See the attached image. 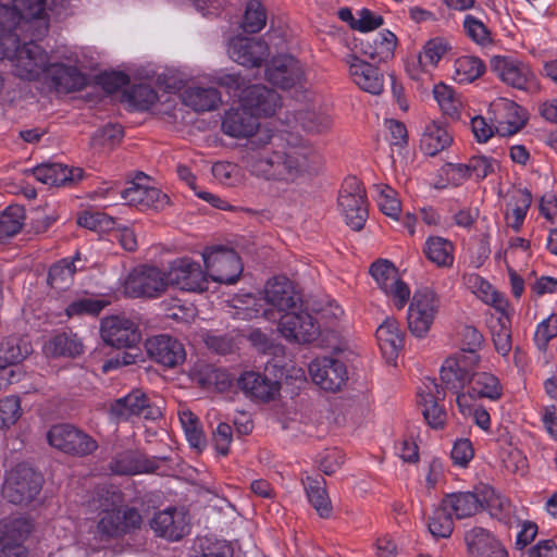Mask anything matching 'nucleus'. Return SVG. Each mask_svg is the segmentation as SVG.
<instances>
[{
  "label": "nucleus",
  "mask_w": 557,
  "mask_h": 557,
  "mask_svg": "<svg viewBox=\"0 0 557 557\" xmlns=\"http://www.w3.org/2000/svg\"><path fill=\"white\" fill-rule=\"evenodd\" d=\"M251 147L256 150L248 159L251 173L284 185L297 183L320 159L306 143L284 139L271 132H260L251 141Z\"/></svg>",
  "instance_id": "nucleus-1"
},
{
  "label": "nucleus",
  "mask_w": 557,
  "mask_h": 557,
  "mask_svg": "<svg viewBox=\"0 0 557 557\" xmlns=\"http://www.w3.org/2000/svg\"><path fill=\"white\" fill-rule=\"evenodd\" d=\"M42 483L40 473L27 463H18L7 472L1 494L11 504H28L40 493Z\"/></svg>",
  "instance_id": "nucleus-2"
},
{
  "label": "nucleus",
  "mask_w": 557,
  "mask_h": 557,
  "mask_svg": "<svg viewBox=\"0 0 557 557\" xmlns=\"http://www.w3.org/2000/svg\"><path fill=\"white\" fill-rule=\"evenodd\" d=\"M97 517L96 527L91 531L96 541L95 544H90L94 552L99 550L103 543L138 529L141 524V516L135 508L122 510L119 507Z\"/></svg>",
  "instance_id": "nucleus-3"
},
{
  "label": "nucleus",
  "mask_w": 557,
  "mask_h": 557,
  "mask_svg": "<svg viewBox=\"0 0 557 557\" xmlns=\"http://www.w3.org/2000/svg\"><path fill=\"white\" fill-rule=\"evenodd\" d=\"M47 441L52 447L74 457H87L99 447L94 437L67 423L51 426L47 432Z\"/></svg>",
  "instance_id": "nucleus-4"
},
{
  "label": "nucleus",
  "mask_w": 557,
  "mask_h": 557,
  "mask_svg": "<svg viewBox=\"0 0 557 557\" xmlns=\"http://www.w3.org/2000/svg\"><path fill=\"white\" fill-rule=\"evenodd\" d=\"M1 59H9L12 62L14 74L26 81H35L45 74L47 65H49V57L47 52L33 40L20 46L9 54Z\"/></svg>",
  "instance_id": "nucleus-5"
},
{
  "label": "nucleus",
  "mask_w": 557,
  "mask_h": 557,
  "mask_svg": "<svg viewBox=\"0 0 557 557\" xmlns=\"http://www.w3.org/2000/svg\"><path fill=\"white\" fill-rule=\"evenodd\" d=\"M338 207L351 230L363 228L368 218L366 191L356 177L345 180L338 196Z\"/></svg>",
  "instance_id": "nucleus-6"
},
{
  "label": "nucleus",
  "mask_w": 557,
  "mask_h": 557,
  "mask_svg": "<svg viewBox=\"0 0 557 557\" xmlns=\"http://www.w3.org/2000/svg\"><path fill=\"white\" fill-rule=\"evenodd\" d=\"M440 309V300L436 294L423 288L414 292L408 309V327L417 337L428 334Z\"/></svg>",
  "instance_id": "nucleus-7"
},
{
  "label": "nucleus",
  "mask_w": 557,
  "mask_h": 557,
  "mask_svg": "<svg viewBox=\"0 0 557 557\" xmlns=\"http://www.w3.org/2000/svg\"><path fill=\"white\" fill-rule=\"evenodd\" d=\"M102 341L115 348L133 349L141 341V332L136 321L123 314L109 315L100 322Z\"/></svg>",
  "instance_id": "nucleus-8"
},
{
  "label": "nucleus",
  "mask_w": 557,
  "mask_h": 557,
  "mask_svg": "<svg viewBox=\"0 0 557 557\" xmlns=\"http://www.w3.org/2000/svg\"><path fill=\"white\" fill-rule=\"evenodd\" d=\"M203 259L209 276L214 282L234 284L243 272L240 258L233 249L215 247L205 252Z\"/></svg>",
  "instance_id": "nucleus-9"
},
{
  "label": "nucleus",
  "mask_w": 557,
  "mask_h": 557,
  "mask_svg": "<svg viewBox=\"0 0 557 557\" xmlns=\"http://www.w3.org/2000/svg\"><path fill=\"white\" fill-rule=\"evenodd\" d=\"M278 331L289 343L309 344L320 335V325L311 313L300 308L281 318Z\"/></svg>",
  "instance_id": "nucleus-10"
},
{
  "label": "nucleus",
  "mask_w": 557,
  "mask_h": 557,
  "mask_svg": "<svg viewBox=\"0 0 557 557\" xmlns=\"http://www.w3.org/2000/svg\"><path fill=\"white\" fill-rule=\"evenodd\" d=\"M377 286L393 298L395 306L401 309L410 297V288L399 278L396 267L386 259H379L369 269Z\"/></svg>",
  "instance_id": "nucleus-11"
},
{
  "label": "nucleus",
  "mask_w": 557,
  "mask_h": 557,
  "mask_svg": "<svg viewBox=\"0 0 557 557\" xmlns=\"http://www.w3.org/2000/svg\"><path fill=\"white\" fill-rule=\"evenodd\" d=\"M168 285V272L146 265L129 274L125 289L133 297L157 298L165 292Z\"/></svg>",
  "instance_id": "nucleus-12"
},
{
  "label": "nucleus",
  "mask_w": 557,
  "mask_h": 557,
  "mask_svg": "<svg viewBox=\"0 0 557 557\" xmlns=\"http://www.w3.org/2000/svg\"><path fill=\"white\" fill-rule=\"evenodd\" d=\"M169 285L185 292L202 293L208 288V278L200 264L188 258L171 262L168 271Z\"/></svg>",
  "instance_id": "nucleus-13"
},
{
  "label": "nucleus",
  "mask_w": 557,
  "mask_h": 557,
  "mask_svg": "<svg viewBox=\"0 0 557 557\" xmlns=\"http://www.w3.org/2000/svg\"><path fill=\"white\" fill-rule=\"evenodd\" d=\"M111 413L119 420L127 421L133 417L157 420L162 416L158 406L139 389L132 391L124 397L115 399L111 405Z\"/></svg>",
  "instance_id": "nucleus-14"
},
{
  "label": "nucleus",
  "mask_w": 557,
  "mask_h": 557,
  "mask_svg": "<svg viewBox=\"0 0 557 557\" xmlns=\"http://www.w3.org/2000/svg\"><path fill=\"white\" fill-rule=\"evenodd\" d=\"M309 373L317 385L329 392L339 391L348 380L345 363L331 357L314 359L309 364Z\"/></svg>",
  "instance_id": "nucleus-15"
},
{
  "label": "nucleus",
  "mask_w": 557,
  "mask_h": 557,
  "mask_svg": "<svg viewBox=\"0 0 557 557\" xmlns=\"http://www.w3.org/2000/svg\"><path fill=\"white\" fill-rule=\"evenodd\" d=\"M478 359L472 355L465 359L458 355L447 358L441 368L443 389L457 393L470 385L473 371L478 368Z\"/></svg>",
  "instance_id": "nucleus-16"
},
{
  "label": "nucleus",
  "mask_w": 557,
  "mask_h": 557,
  "mask_svg": "<svg viewBox=\"0 0 557 557\" xmlns=\"http://www.w3.org/2000/svg\"><path fill=\"white\" fill-rule=\"evenodd\" d=\"M264 299L270 306L285 313L300 309L302 306L301 294L296 289L295 284L285 276H276L267 282Z\"/></svg>",
  "instance_id": "nucleus-17"
},
{
  "label": "nucleus",
  "mask_w": 557,
  "mask_h": 557,
  "mask_svg": "<svg viewBox=\"0 0 557 557\" xmlns=\"http://www.w3.org/2000/svg\"><path fill=\"white\" fill-rule=\"evenodd\" d=\"M145 348L151 360L165 368H175L186 359L183 344L170 335L161 334L146 339Z\"/></svg>",
  "instance_id": "nucleus-18"
},
{
  "label": "nucleus",
  "mask_w": 557,
  "mask_h": 557,
  "mask_svg": "<svg viewBox=\"0 0 557 557\" xmlns=\"http://www.w3.org/2000/svg\"><path fill=\"white\" fill-rule=\"evenodd\" d=\"M240 103L257 119L272 116L281 108V96L264 85H251L243 89L239 95Z\"/></svg>",
  "instance_id": "nucleus-19"
},
{
  "label": "nucleus",
  "mask_w": 557,
  "mask_h": 557,
  "mask_svg": "<svg viewBox=\"0 0 557 557\" xmlns=\"http://www.w3.org/2000/svg\"><path fill=\"white\" fill-rule=\"evenodd\" d=\"M230 58L246 67H259L270 54L269 46L261 39L235 37L228 42Z\"/></svg>",
  "instance_id": "nucleus-20"
},
{
  "label": "nucleus",
  "mask_w": 557,
  "mask_h": 557,
  "mask_svg": "<svg viewBox=\"0 0 557 557\" xmlns=\"http://www.w3.org/2000/svg\"><path fill=\"white\" fill-rule=\"evenodd\" d=\"M490 67L505 84L527 89L533 82L534 74L523 62L507 55H494L490 60Z\"/></svg>",
  "instance_id": "nucleus-21"
},
{
  "label": "nucleus",
  "mask_w": 557,
  "mask_h": 557,
  "mask_svg": "<svg viewBox=\"0 0 557 557\" xmlns=\"http://www.w3.org/2000/svg\"><path fill=\"white\" fill-rule=\"evenodd\" d=\"M419 405L422 406V413L428 424L433 429H441L446 422V411L440 405L445 398V392L442 385H438L434 379H428L423 383V388L418 393Z\"/></svg>",
  "instance_id": "nucleus-22"
},
{
  "label": "nucleus",
  "mask_w": 557,
  "mask_h": 557,
  "mask_svg": "<svg viewBox=\"0 0 557 557\" xmlns=\"http://www.w3.org/2000/svg\"><path fill=\"white\" fill-rule=\"evenodd\" d=\"M44 78L50 88L62 94L82 90L87 85L85 74L77 67L50 61Z\"/></svg>",
  "instance_id": "nucleus-23"
},
{
  "label": "nucleus",
  "mask_w": 557,
  "mask_h": 557,
  "mask_svg": "<svg viewBox=\"0 0 557 557\" xmlns=\"http://www.w3.org/2000/svg\"><path fill=\"white\" fill-rule=\"evenodd\" d=\"M237 385L247 397L261 403L276 399L281 391V383L277 380L255 371L244 372L239 376Z\"/></svg>",
  "instance_id": "nucleus-24"
},
{
  "label": "nucleus",
  "mask_w": 557,
  "mask_h": 557,
  "mask_svg": "<svg viewBox=\"0 0 557 557\" xmlns=\"http://www.w3.org/2000/svg\"><path fill=\"white\" fill-rule=\"evenodd\" d=\"M265 77L271 84L282 89H289L302 81L304 71L294 57L280 55L274 58L267 67Z\"/></svg>",
  "instance_id": "nucleus-25"
},
{
  "label": "nucleus",
  "mask_w": 557,
  "mask_h": 557,
  "mask_svg": "<svg viewBox=\"0 0 557 557\" xmlns=\"http://www.w3.org/2000/svg\"><path fill=\"white\" fill-rule=\"evenodd\" d=\"M141 180H148V176L139 173L136 180L122 191V198L127 205L136 206L141 210L161 209L168 202V196L156 187L140 183Z\"/></svg>",
  "instance_id": "nucleus-26"
},
{
  "label": "nucleus",
  "mask_w": 557,
  "mask_h": 557,
  "mask_svg": "<svg viewBox=\"0 0 557 557\" xmlns=\"http://www.w3.org/2000/svg\"><path fill=\"white\" fill-rule=\"evenodd\" d=\"M349 75L352 82L363 91L381 95L384 90V74L382 71L356 55H349Z\"/></svg>",
  "instance_id": "nucleus-27"
},
{
  "label": "nucleus",
  "mask_w": 557,
  "mask_h": 557,
  "mask_svg": "<svg viewBox=\"0 0 557 557\" xmlns=\"http://www.w3.org/2000/svg\"><path fill=\"white\" fill-rule=\"evenodd\" d=\"M497 129L503 135L519 132L527 122V111L516 102L499 98L491 104Z\"/></svg>",
  "instance_id": "nucleus-28"
},
{
  "label": "nucleus",
  "mask_w": 557,
  "mask_h": 557,
  "mask_svg": "<svg viewBox=\"0 0 557 557\" xmlns=\"http://www.w3.org/2000/svg\"><path fill=\"white\" fill-rule=\"evenodd\" d=\"M222 131L234 138L251 137L250 143L260 132H269L268 129H259L258 119L243 106L225 112Z\"/></svg>",
  "instance_id": "nucleus-29"
},
{
  "label": "nucleus",
  "mask_w": 557,
  "mask_h": 557,
  "mask_svg": "<svg viewBox=\"0 0 557 557\" xmlns=\"http://www.w3.org/2000/svg\"><path fill=\"white\" fill-rule=\"evenodd\" d=\"M150 525L157 535L170 541H178L188 533L185 515L175 508L156 513Z\"/></svg>",
  "instance_id": "nucleus-30"
},
{
  "label": "nucleus",
  "mask_w": 557,
  "mask_h": 557,
  "mask_svg": "<svg viewBox=\"0 0 557 557\" xmlns=\"http://www.w3.org/2000/svg\"><path fill=\"white\" fill-rule=\"evenodd\" d=\"M396 42V36L389 30H384L361 39L360 52L373 62H386L394 55Z\"/></svg>",
  "instance_id": "nucleus-31"
},
{
  "label": "nucleus",
  "mask_w": 557,
  "mask_h": 557,
  "mask_svg": "<svg viewBox=\"0 0 557 557\" xmlns=\"http://www.w3.org/2000/svg\"><path fill=\"white\" fill-rule=\"evenodd\" d=\"M466 541L472 557H509L499 541L482 528L467 532Z\"/></svg>",
  "instance_id": "nucleus-32"
},
{
  "label": "nucleus",
  "mask_w": 557,
  "mask_h": 557,
  "mask_svg": "<svg viewBox=\"0 0 557 557\" xmlns=\"http://www.w3.org/2000/svg\"><path fill=\"white\" fill-rule=\"evenodd\" d=\"M122 493L113 485H99L87 496L84 503L88 513L97 516L122 507Z\"/></svg>",
  "instance_id": "nucleus-33"
},
{
  "label": "nucleus",
  "mask_w": 557,
  "mask_h": 557,
  "mask_svg": "<svg viewBox=\"0 0 557 557\" xmlns=\"http://www.w3.org/2000/svg\"><path fill=\"white\" fill-rule=\"evenodd\" d=\"M33 174L37 181L52 185L63 186L73 183L83 177L81 168H67L61 163H42L33 169Z\"/></svg>",
  "instance_id": "nucleus-34"
},
{
  "label": "nucleus",
  "mask_w": 557,
  "mask_h": 557,
  "mask_svg": "<svg viewBox=\"0 0 557 557\" xmlns=\"http://www.w3.org/2000/svg\"><path fill=\"white\" fill-rule=\"evenodd\" d=\"M157 465L138 450H125L117 454L110 462V469L115 474L128 475L153 471Z\"/></svg>",
  "instance_id": "nucleus-35"
},
{
  "label": "nucleus",
  "mask_w": 557,
  "mask_h": 557,
  "mask_svg": "<svg viewBox=\"0 0 557 557\" xmlns=\"http://www.w3.org/2000/svg\"><path fill=\"white\" fill-rule=\"evenodd\" d=\"M21 24L20 14L13 5L0 4V58L16 48L18 36L14 33Z\"/></svg>",
  "instance_id": "nucleus-36"
},
{
  "label": "nucleus",
  "mask_w": 557,
  "mask_h": 557,
  "mask_svg": "<svg viewBox=\"0 0 557 557\" xmlns=\"http://www.w3.org/2000/svg\"><path fill=\"white\" fill-rule=\"evenodd\" d=\"M308 500L321 518H330L333 512L332 503L325 488L322 476H307L302 480Z\"/></svg>",
  "instance_id": "nucleus-37"
},
{
  "label": "nucleus",
  "mask_w": 557,
  "mask_h": 557,
  "mask_svg": "<svg viewBox=\"0 0 557 557\" xmlns=\"http://www.w3.org/2000/svg\"><path fill=\"white\" fill-rule=\"evenodd\" d=\"M183 102L196 112L212 111L221 102V96L213 87H189L183 92Z\"/></svg>",
  "instance_id": "nucleus-38"
},
{
  "label": "nucleus",
  "mask_w": 557,
  "mask_h": 557,
  "mask_svg": "<svg viewBox=\"0 0 557 557\" xmlns=\"http://www.w3.org/2000/svg\"><path fill=\"white\" fill-rule=\"evenodd\" d=\"M376 339L384 355L396 356L404 347V333L399 323L394 319H386L376 330Z\"/></svg>",
  "instance_id": "nucleus-39"
},
{
  "label": "nucleus",
  "mask_w": 557,
  "mask_h": 557,
  "mask_svg": "<svg viewBox=\"0 0 557 557\" xmlns=\"http://www.w3.org/2000/svg\"><path fill=\"white\" fill-rule=\"evenodd\" d=\"M442 504L457 519L471 517L483 508L482 502L471 492H460L447 495L443 498Z\"/></svg>",
  "instance_id": "nucleus-40"
},
{
  "label": "nucleus",
  "mask_w": 557,
  "mask_h": 557,
  "mask_svg": "<svg viewBox=\"0 0 557 557\" xmlns=\"http://www.w3.org/2000/svg\"><path fill=\"white\" fill-rule=\"evenodd\" d=\"M454 244L441 236H430L424 244L423 252L429 261L440 268H450L454 264Z\"/></svg>",
  "instance_id": "nucleus-41"
},
{
  "label": "nucleus",
  "mask_w": 557,
  "mask_h": 557,
  "mask_svg": "<svg viewBox=\"0 0 557 557\" xmlns=\"http://www.w3.org/2000/svg\"><path fill=\"white\" fill-rule=\"evenodd\" d=\"M511 320L509 310L499 312V317L491 322V333L495 349L502 356H507L512 347L511 342Z\"/></svg>",
  "instance_id": "nucleus-42"
},
{
  "label": "nucleus",
  "mask_w": 557,
  "mask_h": 557,
  "mask_svg": "<svg viewBox=\"0 0 557 557\" xmlns=\"http://www.w3.org/2000/svg\"><path fill=\"white\" fill-rule=\"evenodd\" d=\"M14 9L20 14V20L23 22V27H33L34 23L41 24V16L45 12L46 0H14ZM48 30L47 23L40 25L39 36L45 35Z\"/></svg>",
  "instance_id": "nucleus-43"
},
{
  "label": "nucleus",
  "mask_w": 557,
  "mask_h": 557,
  "mask_svg": "<svg viewBox=\"0 0 557 557\" xmlns=\"http://www.w3.org/2000/svg\"><path fill=\"white\" fill-rule=\"evenodd\" d=\"M469 386L478 398L496 400L502 396L498 379L488 372H475L474 370Z\"/></svg>",
  "instance_id": "nucleus-44"
},
{
  "label": "nucleus",
  "mask_w": 557,
  "mask_h": 557,
  "mask_svg": "<svg viewBox=\"0 0 557 557\" xmlns=\"http://www.w3.org/2000/svg\"><path fill=\"white\" fill-rule=\"evenodd\" d=\"M453 141L449 133L437 125L428 126L420 140L424 154L433 157L447 148Z\"/></svg>",
  "instance_id": "nucleus-45"
},
{
  "label": "nucleus",
  "mask_w": 557,
  "mask_h": 557,
  "mask_svg": "<svg viewBox=\"0 0 557 557\" xmlns=\"http://www.w3.org/2000/svg\"><path fill=\"white\" fill-rule=\"evenodd\" d=\"M75 272L74 261L63 259L50 267L47 283L57 292L66 290L73 283Z\"/></svg>",
  "instance_id": "nucleus-46"
},
{
  "label": "nucleus",
  "mask_w": 557,
  "mask_h": 557,
  "mask_svg": "<svg viewBox=\"0 0 557 557\" xmlns=\"http://www.w3.org/2000/svg\"><path fill=\"white\" fill-rule=\"evenodd\" d=\"M268 20L265 7L260 0H248L242 21V28L247 34H257L261 32Z\"/></svg>",
  "instance_id": "nucleus-47"
},
{
  "label": "nucleus",
  "mask_w": 557,
  "mask_h": 557,
  "mask_svg": "<svg viewBox=\"0 0 557 557\" xmlns=\"http://www.w3.org/2000/svg\"><path fill=\"white\" fill-rule=\"evenodd\" d=\"M29 354V345L10 336L0 343V369L21 362Z\"/></svg>",
  "instance_id": "nucleus-48"
},
{
  "label": "nucleus",
  "mask_w": 557,
  "mask_h": 557,
  "mask_svg": "<svg viewBox=\"0 0 557 557\" xmlns=\"http://www.w3.org/2000/svg\"><path fill=\"white\" fill-rule=\"evenodd\" d=\"M485 71L483 61L476 57L463 55L455 61V81L467 84L479 78Z\"/></svg>",
  "instance_id": "nucleus-49"
},
{
  "label": "nucleus",
  "mask_w": 557,
  "mask_h": 557,
  "mask_svg": "<svg viewBox=\"0 0 557 557\" xmlns=\"http://www.w3.org/2000/svg\"><path fill=\"white\" fill-rule=\"evenodd\" d=\"M433 95L445 115H448L451 119L459 117L462 101L450 86L443 83L437 84L433 88Z\"/></svg>",
  "instance_id": "nucleus-50"
},
{
  "label": "nucleus",
  "mask_w": 557,
  "mask_h": 557,
  "mask_svg": "<svg viewBox=\"0 0 557 557\" xmlns=\"http://www.w3.org/2000/svg\"><path fill=\"white\" fill-rule=\"evenodd\" d=\"M25 211L18 205L9 206L0 215V239L16 235L24 224Z\"/></svg>",
  "instance_id": "nucleus-51"
},
{
  "label": "nucleus",
  "mask_w": 557,
  "mask_h": 557,
  "mask_svg": "<svg viewBox=\"0 0 557 557\" xmlns=\"http://www.w3.org/2000/svg\"><path fill=\"white\" fill-rule=\"evenodd\" d=\"M470 281L473 283V287H475L474 293L483 302L494 307L498 312L509 309L508 300L488 282L484 281L479 275H474Z\"/></svg>",
  "instance_id": "nucleus-52"
},
{
  "label": "nucleus",
  "mask_w": 557,
  "mask_h": 557,
  "mask_svg": "<svg viewBox=\"0 0 557 557\" xmlns=\"http://www.w3.org/2000/svg\"><path fill=\"white\" fill-rule=\"evenodd\" d=\"M449 49L450 46L444 38L435 37L428 40L418 55L419 65L423 69H428V66L435 67Z\"/></svg>",
  "instance_id": "nucleus-53"
},
{
  "label": "nucleus",
  "mask_w": 557,
  "mask_h": 557,
  "mask_svg": "<svg viewBox=\"0 0 557 557\" xmlns=\"http://www.w3.org/2000/svg\"><path fill=\"white\" fill-rule=\"evenodd\" d=\"M233 549L223 540L199 537L194 546L193 557H232Z\"/></svg>",
  "instance_id": "nucleus-54"
},
{
  "label": "nucleus",
  "mask_w": 557,
  "mask_h": 557,
  "mask_svg": "<svg viewBox=\"0 0 557 557\" xmlns=\"http://www.w3.org/2000/svg\"><path fill=\"white\" fill-rule=\"evenodd\" d=\"M484 337L479 332L478 329L471 325H466L460 331V352L457 355L468 359L470 356H474L478 359V364L480 363V355L479 351L483 347Z\"/></svg>",
  "instance_id": "nucleus-55"
},
{
  "label": "nucleus",
  "mask_w": 557,
  "mask_h": 557,
  "mask_svg": "<svg viewBox=\"0 0 557 557\" xmlns=\"http://www.w3.org/2000/svg\"><path fill=\"white\" fill-rule=\"evenodd\" d=\"M178 418L190 446L197 449L205 447L206 438L198 417L190 410H182Z\"/></svg>",
  "instance_id": "nucleus-56"
},
{
  "label": "nucleus",
  "mask_w": 557,
  "mask_h": 557,
  "mask_svg": "<svg viewBox=\"0 0 557 557\" xmlns=\"http://www.w3.org/2000/svg\"><path fill=\"white\" fill-rule=\"evenodd\" d=\"M110 302L104 299L82 297L71 301L65 308V314L69 318L81 317L85 314L98 315Z\"/></svg>",
  "instance_id": "nucleus-57"
},
{
  "label": "nucleus",
  "mask_w": 557,
  "mask_h": 557,
  "mask_svg": "<svg viewBox=\"0 0 557 557\" xmlns=\"http://www.w3.org/2000/svg\"><path fill=\"white\" fill-rule=\"evenodd\" d=\"M429 530L435 537H449L454 530L451 512L441 503L429 520Z\"/></svg>",
  "instance_id": "nucleus-58"
},
{
  "label": "nucleus",
  "mask_w": 557,
  "mask_h": 557,
  "mask_svg": "<svg viewBox=\"0 0 557 557\" xmlns=\"http://www.w3.org/2000/svg\"><path fill=\"white\" fill-rule=\"evenodd\" d=\"M49 348L57 356H78L83 352V344L76 335L57 334L49 343Z\"/></svg>",
  "instance_id": "nucleus-59"
},
{
  "label": "nucleus",
  "mask_w": 557,
  "mask_h": 557,
  "mask_svg": "<svg viewBox=\"0 0 557 557\" xmlns=\"http://www.w3.org/2000/svg\"><path fill=\"white\" fill-rule=\"evenodd\" d=\"M79 226L98 233L111 232L114 228L115 221L104 212L85 211L77 219Z\"/></svg>",
  "instance_id": "nucleus-60"
},
{
  "label": "nucleus",
  "mask_w": 557,
  "mask_h": 557,
  "mask_svg": "<svg viewBox=\"0 0 557 557\" xmlns=\"http://www.w3.org/2000/svg\"><path fill=\"white\" fill-rule=\"evenodd\" d=\"M375 189L377 191L376 201L381 211L385 215L397 220L401 211V205L397 199L396 191L387 185H376Z\"/></svg>",
  "instance_id": "nucleus-61"
},
{
  "label": "nucleus",
  "mask_w": 557,
  "mask_h": 557,
  "mask_svg": "<svg viewBox=\"0 0 557 557\" xmlns=\"http://www.w3.org/2000/svg\"><path fill=\"white\" fill-rule=\"evenodd\" d=\"M127 98L136 109L148 110L158 101V94L151 86L139 84L131 89Z\"/></svg>",
  "instance_id": "nucleus-62"
},
{
  "label": "nucleus",
  "mask_w": 557,
  "mask_h": 557,
  "mask_svg": "<svg viewBox=\"0 0 557 557\" xmlns=\"http://www.w3.org/2000/svg\"><path fill=\"white\" fill-rule=\"evenodd\" d=\"M466 35L475 44L485 46L492 42L491 32L487 26L473 15H466L463 20Z\"/></svg>",
  "instance_id": "nucleus-63"
},
{
  "label": "nucleus",
  "mask_w": 557,
  "mask_h": 557,
  "mask_svg": "<svg viewBox=\"0 0 557 557\" xmlns=\"http://www.w3.org/2000/svg\"><path fill=\"white\" fill-rule=\"evenodd\" d=\"M557 336V314L542 321L535 331L534 342L540 350H545L548 342Z\"/></svg>",
  "instance_id": "nucleus-64"
}]
</instances>
